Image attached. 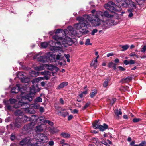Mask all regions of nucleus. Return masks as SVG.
Instances as JSON below:
<instances>
[{
  "label": "nucleus",
  "mask_w": 146,
  "mask_h": 146,
  "mask_svg": "<svg viewBox=\"0 0 146 146\" xmlns=\"http://www.w3.org/2000/svg\"><path fill=\"white\" fill-rule=\"evenodd\" d=\"M21 86L20 84H17L15 86L13 87L11 89V92L12 93H17L20 91L21 97V99L18 102V106H17L15 104L14 106V107L17 108L21 106L22 107V108L24 110L26 113L29 114L34 113L35 111L30 107V105L28 103V102H31L32 100V96L31 94L25 93V92H23Z\"/></svg>",
  "instance_id": "f257e3e1"
},
{
  "label": "nucleus",
  "mask_w": 146,
  "mask_h": 146,
  "mask_svg": "<svg viewBox=\"0 0 146 146\" xmlns=\"http://www.w3.org/2000/svg\"><path fill=\"white\" fill-rule=\"evenodd\" d=\"M53 38L56 42L51 40L48 43L50 46V50L54 52L60 50L63 52L62 50L63 47H66L68 45H71L73 43L72 40L69 37H66L64 39L62 37H59L56 35L53 37Z\"/></svg>",
  "instance_id": "f03ea898"
},
{
  "label": "nucleus",
  "mask_w": 146,
  "mask_h": 146,
  "mask_svg": "<svg viewBox=\"0 0 146 146\" xmlns=\"http://www.w3.org/2000/svg\"><path fill=\"white\" fill-rule=\"evenodd\" d=\"M77 20L79 21L78 23L74 24V27L76 29L79 30L80 32L83 34H87L89 31L88 29V27H91L88 22L86 19L81 17L77 18Z\"/></svg>",
  "instance_id": "7ed1b4c3"
},
{
  "label": "nucleus",
  "mask_w": 146,
  "mask_h": 146,
  "mask_svg": "<svg viewBox=\"0 0 146 146\" xmlns=\"http://www.w3.org/2000/svg\"><path fill=\"white\" fill-rule=\"evenodd\" d=\"M43 79V78L41 77H39L37 78L33 79L31 80V82L33 84L32 86L30 88V92L29 93H27L28 94H31V95H34L36 92H39L40 90L38 86V84L40 81ZM22 86L21 88H22V90H23L24 91V92H25V88H23V86L20 84ZM27 94V93H26Z\"/></svg>",
  "instance_id": "20e7f679"
},
{
  "label": "nucleus",
  "mask_w": 146,
  "mask_h": 146,
  "mask_svg": "<svg viewBox=\"0 0 146 146\" xmlns=\"http://www.w3.org/2000/svg\"><path fill=\"white\" fill-rule=\"evenodd\" d=\"M101 16L98 14L97 11L94 18H93L92 15H87L85 19L88 20L92 23V25L94 27L98 26L101 23Z\"/></svg>",
  "instance_id": "39448f33"
},
{
  "label": "nucleus",
  "mask_w": 146,
  "mask_h": 146,
  "mask_svg": "<svg viewBox=\"0 0 146 146\" xmlns=\"http://www.w3.org/2000/svg\"><path fill=\"white\" fill-rule=\"evenodd\" d=\"M37 137H38L37 138V139L39 141L36 142L34 144H31V146H39L38 144L39 143V142L40 143H44L48 142V137L46 136L44 134H38Z\"/></svg>",
  "instance_id": "423d86ee"
},
{
  "label": "nucleus",
  "mask_w": 146,
  "mask_h": 146,
  "mask_svg": "<svg viewBox=\"0 0 146 146\" xmlns=\"http://www.w3.org/2000/svg\"><path fill=\"white\" fill-rule=\"evenodd\" d=\"M104 7L111 11L113 12L112 10H114L117 11H119L121 10V8L116 5L113 2L111 1L108 3L104 5Z\"/></svg>",
  "instance_id": "0eeeda50"
},
{
  "label": "nucleus",
  "mask_w": 146,
  "mask_h": 146,
  "mask_svg": "<svg viewBox=\"0 0 146 146\" xmlns=\"http://www.w3.org/2000/svg\"><path fill=\"white\" fill-rule=\"evenodd\" d=\"M43 52H39L37 54L35 55L33 57V59H37L38 61L46 63L47 62V58L46 53L43 55L42 54Z\"/></svg>",
  "instance_id": "6e6552de"
},
{
  "label": "nucleus",
  "mask_w": 146,
  "mask_h": 146,
  "mask_svg": "<svg viewBox=\"0 0 146 146\" xmlns=\"http://www.w3.org/2000/svg\"><path fill=\"white\" fill-rule=\"evenodd\" d=\"M102 27L104 29H106L109 28L110 26L113 25L114 21L110 18L108 19L106 21H102Z\"/></svg>",
  "instance_id": "1a4fd4ad"
},
{
  "label": "nucleus",
  "mask_w": 146,
  "mask_h": 146,
  "mask_svg": "<svg viewBox=\"0 0 146 146\" xmlns=\"http://www.w3.org/2000/svg\"><path fill=\"white\" fill-rule=\"evenodd\" d=\"M20 118H17L16 119L14 122L11 124L10 126L12 129H14L16 128H19L21 124V121Z\"/></svg>",
  "instance_id": "9d476101"
},
{
  "label": "nucleus",
  "mask_w": 146,
  "mask_h": 146,
  "mask_svg": "<svg viewBox=\"0 0 146 146\" xmlns=\"http://www.w3.org/2000/svg\"><path fill=\"white\" fill-rule=\"evenodd\" d=\"M31 139L29 137L26 138L22 140L20 142V144L22 146H31Z\"/></svg>",
  "instance_id": "9b49d317"
},
{
  "label": "nucleus",
  "mask_w": 146,
  "mask_h": 146,
  "mask_svg": "<svg viewBox=\"0 0 146 146\" xmlns=\"http://www.w3.org/2000/svg\"><path fill=\"white\" fill-rule=\"evenodd\" d=\"M97 13L101 16V17H103L104 16L106 17L109 18H111L113 17V15L110 14L108 11H105L104 12H102L100 11H97Z\"/></svg>",
  "instance_id": "f8f14e48"
},
{
  "label": "nucleus",
  "mask_w": 146,
  "mask_h": 146,
  "mask_svg": "<svg viewBox=\"0 0 146 146\" xmlns=\"http://www.w3.org/2000/svg\"><path fill=\"white\" fill-rule=\"evenodd\" d=\"M47 58V62L50 61V62H53L56 61V56L50 52L46 53Z\"/></svg>",
  "instance_id": "ddd939ff"
},
{
  "label": "nucleus",
  "mask_w": 146,
  "mask_h": 146,
  "mask_svg": "<svg viewBox=\"0 0 146 146\" xmlns=\"http://www.w3.org/2000/svg\"><path fill=\"white\" fill-rule=\"evenodd\" d=\"M35 116L34 115H32L31 116V117H28L27 116L24 115L20 119V121L21 122H26L28 121H31V119H33L34 118H35Z\"/></svg>",
  "instance_id": "4468645a"
},
{
  "label": "nucleus",
  "mask_w": 146,
  "mask_h": 146,
  "mask_svg": "<svg viewBox=\"0 0 146 146\" xmlns=\"http://www.w3.org/2000/svg\"><path fill=\"white\" fill-rule=\"evenodd\" d=\"M67 31H68L67 29L63 30L61 29H58L56 31V33H59L60 34V35H63V36H62V37L63 38V40L64 41V40L65 38L66 37H67L66 36V35Z\"/></svg>",
  "instance_id": "2eb2a0df"
},
{
  "label": "nucleus",
  "mask_w": 146,
  "mask_h": 146,
  "mask_svg": "<svg viewBox=\"0 0 146 146\" xmlns=\"http://www.w3.org/2000/svg\"><path fill=\"white\" fill-rule=\"evenodd\" d=\"M48 71L47 72H42L41 73L42 75H44V76L43 77H42L43 78V79H42V80H48L50 77V75L49 74Z\"/></svg>",
  "instance_id": "dca6fc26"
},
{
  "label": "nucleus",
  "mask_w": 146,
  "mask_h": 146,
  "mask_svg": "<svg viewBox=\"0 0 146 146\" xmlns=\"http://www.w3.org/2000/svg\"><path fill=\"white\" fill-rule=\"evenodd\" d=\"M35 120L34 121V122H30V123L28 125H25L23 128L26 130H28L30 129H32L33 128V127L35 125Z\"/></svg>",
  "instance_id": "f3484780"
},
{
  "label": "nucleus",
  "mask_w": 146,
  "mask_h": 146,
  "mask_svg": "<svg viewBox=\"0 0 146 146\" xmlns=\"http://www.w3.org/2000/svg\"><path fill=\"white\" fill-rule=\"evenodd\" d=\"M130 0H123V2L119 4L122 5V6L124 7H127L130 4Z\"/></svg>",
  "instance_id": "a211bd4d"
},
{
  "label": "nucleus",
  "mask_w": 146,
  "mask_h": 146,
  "mask_svg": "<svg viewBox=\"0 0 146 146\" xmlns=\"http://www.w3.org/2000/svg\"><path fill=\"white\" fill-rule=\"evenodd\" d=\"M3 103L5 105V108H7V110H11L12 107L9 105V102L8 101L4 100Z\"/></svg>",
  "instance_id": "6ab92c4d"
},
{
  "label": "nucleus",
  "mask_w": 146,
  "mask_h": 146,
  "mask_svg": "<svg viewBox=\"0 0 146 146\" xmlns=\"http://www.w3.org/2000/svg\"><path fill=\"white\" fill-rule=\"evenodd\" d=\"M132 80L131 77L128 76L125 78H123L121 80V82L122 83L128 82H130Z\"/></svg>",
  "instance_id": "aec40b11"
},
{
  "label": "nucleus",
  "mask_w": 146,
  "mask_h": 146,
  "mask_svg": "<svg viewBox=\"0 0 146 146\" xmlns=\"http://www.w3.org/2000/svg\"><path fill=\"white\" fill-rule=\"evenodd\" d=\"M57 113L59 115L63 116L64 117L68 115H69L68 113L66 111H58Z\"/></svg>",
  "instance_id": "412c9836"
},
{
  "label": "nucleus",
  "mask_w": 146,
  "mask_h": 146,
  "mask_svg": "<svg viewBox=\"0 0 146 146\" xmlns=\"http://www.w3.org/2000/svg\"><path fill=\"white\" fill-rule=\"evenodd\" d=\"M34 102V103L30 104V107L33 109H38L40 107V105L37 103Z\"/></svg>",
  "instance_id": "4be33fe9"
},
{
  "label": "nucleus",
  "mask_w": 146,
  "mask_h": 146,
  "mask_svg": "<svg viewBox=\"0 0 146 146\" xmlns=\"http://www.w3.org/2000/svg\"><path fill=\"white\" fill-rule=\"evenodd\" d=\"M46 121L45 117L43 116H41L39 117L37 119V120L36 121L39 122H40L41 124L43 123H45V121Z\"/></svg>",
  "instance_id": "5701e85b"
},
{
  "label": "nucleus",
  "mask_w": 146,
  "mask_h": 146,
  "mask_svg": "<svg viewBox=\"0 0 146 146\" xmlns=\"http://www.w3.org/2000/svg\"><path fill=\"white\" fill-rule=\"evenodd\" d=\"M100 123L99 122V121H96L94 123H92V126L94 129H96L98 128H99L100 126Z\"/></svg>",
  "instance_id": "b1692460"
},
{
  "label": "nucleus",
  "mask_w": 146,
  "mask_h": 146,
  "mask_svg": "<svg viewBox=\"0 0 146 146\" xmlns=\"http://www.w3.org/2000/svg\"><path fill=\"white\" fill-rule=\"evenodd\" d=\"M68 84V83L67 82H64L61 83L58 86L57 88L58 89H61L64 87L66 86Z\"/></svg>",
  "instance_id": "393cba45"
},
{
  "label": "nucleus",
  "mask_w": 146,
  "mask_h": 146,
  "mask_svg": "<svg viewBox=\"0 0 146 146\" xmlns=\"http://www.w3.org/2000/svg\"><path fill=\"white\" fill-rule=\"evenodd\" d=\"M108 126L107 125L104 123L103 125H100L99 127V129L100 131H103L107 129L108 128Z\"/></svg>",
  "instance_id": "a878e982"
},
{
  "label": "nucleus",
  "mask_w": 146,
  "mask_h": 146,
  "mask_svg": "<svg viewBox=\"0 0 146 146\" xmlns=\"http://www.w3.org/2000/svg\"><path fill=\"white\" fill-rule=\"evenodd\" d=\"M21 82L23 83H28L30 81L29 78L25 76L21 79Z\"/></svg>",
  "instance_id": "bb28decb"
},
{
  "label": "nucleus",
  "mask_w": 146,
  "mask_h": 146,
  "mask_svg": "<svg viewBox=\"0 0 146 146\" xmlns=\"http://www.w3.org/2000/svg\"><path fill=\"white\" fill-rule=\"evenodd\" d=\"M90 65L91 66L93 67L94 69H96L98 65L96 60L92 61L90 64Z\"/></svg>",
  "instance_id": "cd10ccee"
},
{
  "label": "nucleus",
  "mask_w": 146,
  "mask_h": 146,
  "mask_svg": "<svg viewBox=\"0 0 146 146\" xmlns=\"http://www.w3.org/2000/svg\"><path fill=\"white\" fill-rule=\"evenodd\" d=\"M45 67L44 64L40 65L38 66L34 67V68L35 70L37 71H41L44 69Z\"/></svg>",
  "instance_id": "c85d7f7f"
},
{
  "label": "nucleus",
  "mask_w": 146,
  "mask_h": 146,
  "mask_svg": "<svg viewBox=\"0 0 146 146\" xmlns=\"http://www.w3.org/2000/svg\"><path fill=\"white\" fill-rule=\"evenodd\" d=\"M59 130L57 128H52L50 129V131L52 134L57 133L59 131Z\"/></svg>",
  "instance_id": "c756f323"
},
{
  "label": "nucleus",
  "mask_w": 146,
  "mask_h": 146,
  "mask_svg": "<svg viewBox=\"0 0 146 146\" xmlns=\"http://www.w3.org/2000/svg\"><path fill=\"white\" fill-rule=\"evenodd\" d=\"M93 141H95L96 145L97 146H102V144L99 141L98 139L96 138H94L93 139Z\"/></svg>",
  "instance_id": "7c9ffc66"
},
{
  "label": "nucleus",
  "mask_w": 146,
  "mask_h": 146,
  "mask_svg": "<svg viewBox=\"0 0 146 146\" xmlns=\"http://www.w3.org/2000/svg\"><path fill=\"white\" fill-rule=\"evenodd\" d=\"M17 76L21 80L23 78V77H24L25 76L24 75V73L23 72H18L17 73Z\"/></svg>",
  "instance_id": "2f4dec72"
},
{
  "label": "nucleus",
  "mask_w": 146,
  "mask_h": 146,
  "mask_svg": "<svg viewBox=\"0 0 146 146\" xmlns=\"http://www.w3.org/2000/svg\"><path fill=\"white\" fill-rule=\"evenodd\" d=\"M15 114L16 116H21L23 114L22 111L20 110H17L15 112Z\"/></svg>",
  "instance_id": "473e14b6"
},
{
  "label": "nucleus",
  "mask_w": 146,
  "mask_h": 146,
  "mask_svg": "<svg viewBox=\"0 0 146 146\" xmlns=\"http://www.w3.org/2000/svg\"><path fill=\"white\" fill-rule=\"evenodd\" d=\"M44 66L46 68H47L49 70L53 71L54 65L51 64H45Z\"/></svg>",
  "instance_id": "72a5a7b5"
},
{
  "label": "nucleus",
  "mask_w": 146,
  "mask_h": 146,
  "mask_svg": "<svg viewBox=\"0 0 146 146\" xmlns=\"http://www.w3.org/2000/svg\"><path fill=\"white\" fill-rule=\"evenodd\" d=\"M115 113L117 117H119L120 115H121L122 114L121 109H120L119 110L117 109L115 111Z\"/></svg>",
  "instance_id": "f704fd0d"
},
{
  "label": "nucleus",
  "mask_w": 146,
  "mask_h": 146,
  "mask_svg": "<svg viewBox=\"0 0 146 146\" xmlns=\"http://www.w3.org/2000/svg\"><path fill=\"white\" fill-rule=\"evenodd\" d=\"M97 93V91L96 89H95L93 90L90 95L91 98H93Z\"/></svg>",
  "instance_id": "c9c22d12"
},
{
  "label": "nucleus",
  "mask_w": 146,
  "mask_h": 146,
  "mask_svg": "<svg viewBox=\"0 0 146 146\" xmlns=\"http://www.w3.org/2000/svg\"><path fill=\"white\" fill-rule=\"evenodd\" d=\"M36 130L37 132H41L43 130V128L42 127V124L36 126Z\"/></svg>",
  "instance_id": "e433bc0d"
},
{
  "label": "nucleus",
  "mask_w": 146,
  "mask_h": 146,
  "mask_svg": "<svg viewBox=\"0 0 146 146\" xmlns=\"http://www.w3.org/2000/svg\"><path fill=\"white\" fill-rule=\"evenodd\" d=\"M61 135L64 138H68L70 137V135L68 133L62 132L61 134Z\"/></svg>",
  "instance_id": "4c0bfd02"
},
{
  "label": "nucleus",
  "mask_w": 146,
  "mask_h": 146,
  "mask_svg": "<svg viewBox=\"0 0 146 146\" xmlns=\"http://www.w3.org/2000/svg\"><path fill=\"white\" fill-rule=\"evenodd\" d=\"M108 66L110 68L113 67L114 69H115L116 68V64L111 62L109 63Z\"/></svg>",
  "instance_id": "58836bf2"
},
{
  "label": "nucleus",
  "mask_w": 146,
  "mask_h": 146,
  "mask_svg": "<svg viewBox=\"0 0 146 146\" xmlns=\"http://www.w3.org/2000/svg\"><path fill=\"white\" fill-rule=\"evenodd\" d=\"M68 29L69 30V31H70L71 33L74 35L76 33V31H73V28L71 26H69L68 27Z\"/></svg>",
  "instance_id": "ea45409f"
},
{
  "label": "nucleus",
  "mask_w": 146,
  "mask_h": 146,
  "mask_svg": "<svg viewBox=\"0 0 146 146\" xmlns=\"http://www.w3.org/2000/svg\"><path fill=\"white\" fill-rule=\"evenodd\" d=\"M41 45L42 48H45L48 45V43L46 42H42L41 43Z\"/></svg>",
  "instance_id": "a19ab883"
},
{
  "label": "nucleus",
  "mask_w": 146,
  "mask_h": 146,
  "mask_svg": "<svg viewBox=\"0 0 146 146\" xmlns=\"http://www.w3.org/2000/svg\"><path fill=\"white\" fill-rule=\"evenodd\" d=\"M42 102V99L40 97H37L34 100V102L37 103L38 102Z\"/></svg>",
  "instance_id": "79ce46f5"
},
{
  "label": "nucleus",
  "mask_w": 146,
  "mask_h": 146,
  "mask_svg": "<svg viewBox=\"0 0 146 146\" xmlns=\"http://www.w3.org/2000/svg\"><path fill=\"white\" fill-rule=\"evenodd\" d=\"M9 102V103L10 102V104H13L17 102V100L14 98H10L9 99V100L8 101Z\"/></svg>",
  "instance_id": "37998d69"
},
{
  "label": "nucleus",
  "mask_w": 146,
  "mask_h": 146,
  "mask_svg": "<svg viewBox=\"0 0 146 146\" xmlns=\"http://www.w3.org/2000/svg\"><path fill=\"white\" fill-rule=\"evenodd\" d=\"M5 127L3 126L0 127V134L2 135L5 131Z\"/></svg>",
  "instance_id": "c03bdc74"
},
{
  "label": "nucleus",
  "mask_w": 146,
  "mask_h": 146,
  "mask_svg": "<svg viewBox=\"0 0 146 146\" xmlns=\"http://www.w3.org/2000/svg\"><path fill=\"white\" fill-rule=\"evenodd\" d=\"M85 44L86 45H92V44L90 43V40L89 39H87L86 41Z\"/></svg>",
  "instance_id": "a18cd8bd"
},
{
  "label": "nucleus",
  "mask_w": 146,
  "mask_h": 146,
  "mask_svg": "<svg viewBox=\"0 0 146 146\" xmlns=\"http://www.w3.org/2000/svg\"><path fill=\"white\" fill-rule=\"evenodd\" d=\"M122 48L123 49V51L126 50L129 47V46L127 45H123L122 46Z\"/></svg>",
  "instance_id": "49530a36"
},
{
  "label": "nucleus",
  "mask_w": 146,
  "mask_h": 146,
  "mask_svg": "<svg viewBox=\"0 0 146 146\" xmlns=\"http://www.w3.org/2000/svg\"><path fill=\"white\" fill-rule=\"evenodd\" d=\"M45 123H48L49 125L51 126L53 125V122L48 120H46Z\"/></svg>",
  "instance_id": "de8ad7c7"
},
{
  "label": "nucleus",
  "mask_w": 146,
  "mask_h": 146,
  "mask_svg": "<svg viewBox=\"0 0 146 146\" xmlns=\"http://www.w3.org/2000/svg\"><path fill=\"white\" fill-rule=\"evenodd\" d=\"M64 56L67 59V61L68 62H70V60L69 59L70 55L69 54H64Z\"/></svg>",
  "instance_id": "09e8293b"
},
{
  "label": "nucleus",
  "mask_w": 146,
  "mask_h": 146,
  "mask_svg": "<svg viewBox=\"0 0 146 146\" xmlns=\"http://www.w3.org/2000/svg\"><path fill=\"white\" fill-rule=\"evenodd\" d=\"M108 80L105 81L103 84V86L104 87H106L108 85Z\"/></svg>",
  "instance_id": "8fccbe9b"
},
{
  "label": "nucleus",
  "mask_w": 146,
  "mask_h": 146,
  "mask_svg": "<svg viewBox=\"0 0 146 146\" xmlns=\"http://www.w3.org/2000/svg\"><path fill=\"white\" fill-rule=\"evenodd\" d=\"M132 7H135V3L133 2L131 0H130V4H129Z\"/></svg>",
  "instance_id": "3c124183"
},
{
  "label": "nucleus",
  "mask_w": 146,
  "mask_h": 146,
  "mask_svg": "<svg viewBox=\"0 0 146 146\" xmlns=\"http://www.w3.org/2000/svg\"><path fill=\"white\" fill-rule=\"evenodd\" d=\"M138 145L139 146H145L146 145V142L145 141H143Z\"/></svg>",
  "instance_id": "603ef678"
},
{
  "label": "nucleus",
  "mask_w": 146,
  "mask_h": 146,
  "mask_svg": "<svg viewBox=\"0 0 146 146\" xmlns=\"http://www.w3.org/2000/svg\"><path fill=\"white\" fill-rule=\"evenodd\" d=\"M146 50V45H144L141 48V51L143 53H145Z\"/></svg>",
  "instance_id": "864d4df0"
},
{
  "label": "nucleus",
  "mask_w": 146,
  "mask_h": 146,
  "mask_svg": "<svg viewBox=\"0 0 146 146\" xmlns=\"http://www.w3.org/2000/svg\"><path fill=\"white\" fill-rule=\"evenodd\" d=\"M41 113H43L44 111V108L42 107H40L39 109Z\"/></svg>",
  "instance_id": "5fc2aeb1"
},
{
  "label": "nucleus",
  "mask_w": 146,
  "mask_h": 146,
  "mask_svg": "<svg viewBox=\"0 0 146 146\" xmlns=\"http://www.w3.org/2000/svg\"><path fill=\"white\" fill-rule=\"evenodd\" d=\"M98 31V30L96 29H93L91 33V34L92 35H94L95 33H96Z\"/></svg>",
  "instance_id": "6e6d98bb"
},
{
  "label": "nucleus",
  "mask_w": 146,
  "mask_h": 146,
  "mask_svg": "<svg viewBox=\"0 0 146 146\" xmlns=\"http://www.w3.org/2000/svg\"><path fill=\"white\" fill-rule=\"evenodd\" d=\"M61 55H60V53L59 54H58L56 56V60H60L61 59H60V58L62 57H61Z\"/></svg>",
  "instance_id": "4d7b16f0"
},
{
  "label": "nucleus",
  "mask_w": 146,
  "mask_h": 146,
  "mask_svg": "<svg viewBox=\"0 0 146 146\" xmlns=\"http://www.w3.org/2000/svg\"><path fill=\"white\" fill-rule=\"evenodd\" d=\"M54 143V141L52 140L48 142L49 145L50 146H53Z\"/></svg>",
  "instance_id": "13d9d810"
},
{
  "label": "nucleus",
  "mask_w": 146,
  "mask_h": 146,
  "mask_svg": "<svg viewBox=\"0 0 146 146\" xmlns=\"http://www.w3.org/2000/svg\"><path fill=\"white\" fill-rule=\"evenodd\" d=\"M90 103H87L82 108L83 110H85L88 107V106L89 105Z\"/></svg>",
  "instance_id": "bf43d9fd"
},
{
  "label": "nucleus",
  "mask_w": 146,
  "mask_h": 146,
  "mask_svg": "<svg viewBox=\"0 0 146 146\" xmlns=\"http://www.w3.org/2000/svg\"><path fill=\"white\" fill-rule=\"evenodd\" d=\"M140 120V119L139 118H134L133 119V121L134 122H139Z\"/></svg>",
  "instance_id": "052dcab7"
},
{
  "label": "nucleus",
  "mask_w": 146,
  "mask_h": 146,
  "mask_svg": "<svg viewBox=\"0 0 146 146\" xmlns=\"http://www.w3.org/2000/svg\"><path fill=\"white\" fill-rule=\"evenodd\" d=\"M58 70L59 68L55 66H54L53 68V71H57Z\"/></svg>",
  "instance_id": "680f3d73"
},
{
  "label": "nucleus",
  "mask_w": 146,
  "mask_h": 146,
  "mask_svg": "<svg viewBox=\"0 0 146 146\" xmlns=\"http://www.w3.org/2000/svg\"><path fill=\"white\" fill-rule=\"evenodd\" d=\"M116 99L115 98H113L111 101L110 104L113 105L116 101Z\"/></svg>",
  "instance_id": "e2e57ef3"
},
{
  "label": "nucleus",
  "mask_w": 146,
  "mask_h": 146,
  "mask_svg": "<svg viewBox=\"0 0 146 146\" xmlns=\"http://www.w3.org/2000/svg\"><path fill=\"white\" fill-rule=\"evenodd\" d=\"M10 138L12 141H13L15 138V135L13 134H11Z\"/></svg>",
  "instance_id": "0e129e2a"
},
{
  "label": "nucleus",
  "mask_w": 146,
  "mask_h": 146,
  "mask_svg": "<svg viewBox=\"0 0 146 146\" xmlns=\"http://www.w3.org/2000/svg\"><path fill=\"white\" fill-rule=\"evenodd\" d=\"M124 63L126 65L129 64V61L127 60H125L124 61Z\"/></svg>",
  "instance_id": "69168bd1"
},
{
  "label": "nucleus",
  "mask_w": 146,
  "mask_h": 146,
  "mask_svg": "<svg viewBox=\"0 0 146 146\" xmlns=\"http://www.w3.org/2000/svg\"><path fill=\"white\" fill-rule=\"evenodd\" d=\"M114 54L113 53H110L107 54V56L108 57H110L111 56H113L114 55Z\"/></svg>",
  "instance_id": "338daca9"
},
{
  "label": "nucleus",
  "mask_w": 146,
  "mask_h": 146,
  "mask_svg": "<svg viewBox=\"0 0 146 146\" xmlns=\"http://www.w3.org/2000/svg\"><path fill=\"white\" fill-rule=\"evenodd\" d=\"M10 121V118L9 117L5 119V122H8Z\"/></svg>",
  "instance_id": "774afa93"
}]
</instances>
